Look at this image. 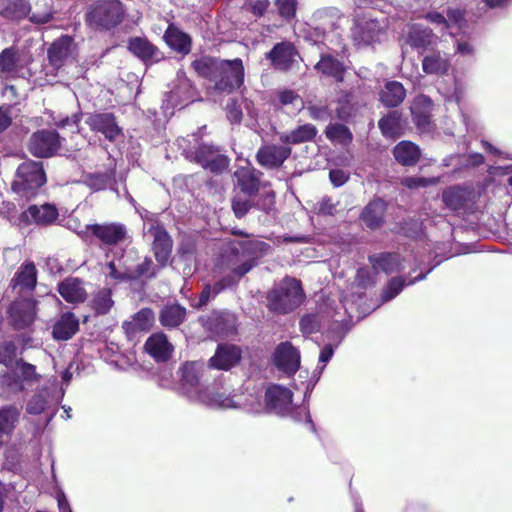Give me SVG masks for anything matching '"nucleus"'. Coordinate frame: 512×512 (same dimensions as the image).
<instances>
[{
  "instance_id": "f257e3e1",
  "label": "nucleus",
  "mask_w": 512,
  "mask_h": 512,
  "mask_svg": "<svg viewBox=\"0 0 512 512\" xmlns=\"http://www.w3.org/2000/svg\"><path fill=\"white\" fill-rule=\"evenodd\" d=\"M271 249L270 244L258 239L229 243L221 254L220 265L230 273L214 284V294L235 287L239 280L258 264L260 258L271 252Z\"/></svg>"
},
{
  "instance_id": "f03ea898",
  "label": "nucleus",
  "mask_w": 512,
  "mask_h": 512,
  "mask_svg": "<svg viewBox=\"0 0 512 512\" xmlns=\"http://www.w3.org/2000/svg\"><path fill=\"white\" fill-rule=\"evenodd\" d=\"M181 389L182 392L191 400L210 408H237L244 407L249 412L257 413L259 408L248 407L240 399L235 400V396H226L216 390L215 387L203 386L200 382L203 377L204 365L199 362H186L181 369Z\"/></svg>"
},
{
  "instance_id": "7ed1b4c3",
  "label": "nucleus",
  "mask_w": 512,
  "mask_h": 512,
  "mask_svg": "<svg viewBox=\"0 0 512 512\" xmlns=\"http://www.w3.org/2000/svg\"><path fill=\"white\" fill-rule=\"evenodd\" d=\"M198 76L214 84V89L230 94L240 89L245 82V67L241 58L232 60L203 55L191 62Z\"/></svg>"
},
{
  "instance_id": "20e7f679",
  "label": "nucleus",
  "mask_w": 512,
  "mask_h": 512,
  "mask_svg": "<svg viewBox=\"0 0 512 512\" xmlns=\"http://www.w3.org/2000/svg\"><path fill=\"white\" fill-rule=\"evenodd\" d=\"M127 16L121 0H96L85 12L84 21L93 31L109 32L120 26Z\"/></svg>"
},
{
  "instance_id": "39448f33",
  "label": "nucleus",
  "mask_w": 512,
  "mask_h": 512,
  "mask_svg": "<svg viewBox=\"0 0 512 512\" xmlns=\"http://www.w3.org/2000/svg\"><path fill=\"white\" fill-rule=\"evenodd\" d=\"M305 299L300 280L286 276L269 291L268 308L278 314H287L299 307Z\"/></svg>"
},
{
  "instance_id": "423d86ee",
  "label": "nucleus",
  "mask_w": 512,
  "mask_h": 512,
  "mask_svg": "<svg viewBox=\"0 0 512 512\" xmlns=\"http://www.w3.org/2000/svg\"><path fill=\"white\" fill-rule=\"evenodd\" d=\"M46 182L43 162L27 160L17 167L11 189L20 198L29 201L39 194Z\"/></svg>"
},
{
  "instance_id": "0eeeda50",
  "label": "nucleus",
  "mask_w": 512,
  "mask_h": 512,
  "mask_svg": "<svg viewBox=\"0 0 512 512\" xmlns=\"http://www.w3.org/2000/svg\"><path fill=\"white\" fill-rule=\"evenodd\" d=\"M185 156L190 162L214 174H222L230 164L228 156L219 153L217 147L206 143L199 144L194 151L187 152Z\"/></svg>"
},
{
  "instance_id": "6e6552de",
  "label": "nucleus",
  "mask_w": 512,
  "mask_h": 512,
  "mask_svg": "<svg viewBox=\"0 0 512 512\" xmlns=\"http://www.w3.org/2000/svg\"><path fill=\"white\" fill-rule=\"evenodd\" d=\"M61 137L54 129H41L29 138L27 149L37 158H50L61 149Z\"/></svg>"
},
{
  "instance_id": "1a4fd4ad",
  "label": "nucleus",
  "mask_w": 512,
  "mask_h": 512,
  "mask_svg": "<svg viewBox=\"0 0 512 512\" xmlns=\"http://www.w3.org/2000/svg\"><path fill=\"white\" fill-rule=\"evenodd\" d=\"M85 124L94 133H100L109 142H115L123 136V129L119 126L117 117L112 112H92L87 114Z\"/></svg>"
},
{
  "instance_id": "9d476101",
  "label": "nucleus",
  "mask_w": 512,
  "mask_h": 512,
  "mask_svg": "<svg viewBox=\"0 0 512 512\" xmlns=\"http://www.w3.org/2000/svg\"><path fill=\"white\" fill-rule=\"evenodd\" d=\"M384 29L377 19L363 15L358 17L352 28V38L358 47L369 46L380 40Z\"/></svg>"
},
{
  "instance_id": "9b49d317",
  "label": "nucleus",
  "mask_w": 512,
  "mask_h": 512,
  "mask_svg": "<svg viewBox=\"0 0 512 512\" xmlns=\"http://www.w3.org/2000/svg\"><path fill=\"white\" fill-rule=\"evenodd\" d=\"M297 55L298 51L292 42L281 41L265 53V58L270 61L275 70L287 72L292 68Z\"/></svg>"
},
{
  "instance_id": "f8f14e48",
  "label": "nucleus",
  "mask_w": 512,
  "mask_h": 512,
  "mask_svg": "<svg viewBox=\"0 0 512 512\" xmlns=\"http://www.w3.org/2000/svg\"><path fill=\"white\" fill-rule=\"evenodd\" d=\"M314 70L327 79H332L337 84L345 81L348 66L345 62L331 53H321L319 61L314 65Z\"/></svg>"
},
{
  "instance_id": "ddd939ff",
  "label": "nucleus",
  "mask_w": 512,
  "mask_h": 512,
  "mask_svg": "<svg viewBox=\"0 0 512 512\" xmlns=\"http://www.w3.org/2000/svg\"><path fill=\"white\" fill-rule=\"evenodd\" d=\"M291 147L287 145L266 144L262 145L256 153L257 163L266 169L280 168L290 157Z\"/></svg>"
},
{
  "instance_id": "4468645a",
  "label": "nucleus",
  "mask_w": 512,
  "mask_h": 512,
  "mask_svg": "<svg viewBox=\"0 0 512 512\" xmlns=\"http://www.w3.org/2000/svg\"><path fill=\"white\" fill-rule=\"evenodd\" d=\"M293 393L281 385H272L265 393L266 409L278 415H287L292 410Z\"/></svg>"
},
{
  "instance_id": "2eb2a0df",
  "label": "nucleus",
  "mask_w": 512,
  "mask_h": 512,
  "mask_svg": "<svg viewBox=\"0 0 512 512\" xmlns=\"http://www.w3.org/2000/svg\"><path fill=\"white\" fill-rule=\"evenodd\" d=\"M412 122L422 133L430 132L434 128L432 121L433 102L425 95L417 96L411 105Z\"/></svg>"
},
{
  "instance_id": "dca6fc26",
  "label": "nucleus",
  "mask_w": 512,
  "mask_h": 512,
  "mask_svg": "<svg viewBox=\"0 0 512 512\" xmlns=\"http://www.w3.org/2000/svg\"><path fill=\"white\" fill-rule=\"evenodd\" d=\"M153 237L152 251L159 263V267H165L172 253L173 241L163 226H150L148 232Z\"/></svg>"
},
{
  "instance_id": "f3484780",
  "label": "nucleus",
  "mask_w": 512,
  "mask_h": 512,
  "mask_svg": "<svg viewBox=\"0 0 512 512\" xmlns=\"http://www.w3.org/2000/svg\"><path fill=\"white\" fill-rule=\"evenodd\" d=\"M273 360L278 369L291 375L300 367V352L290 342H282L276 347Z\"/></svg>"
},
{
  "instance_id": "a211bd4d",
  "label": "nucleus",
  "mask_w": 512,
  "mask_h": 512,
  "mask_svg": "<svg viewBox=\"0 0 512 512\" xmlns=\"http://www.w3.org/2000/svg\"><path fill=\"white\" fill-rule=\"evenodd\" d=\"M59 216L57 207L54 204L30 205L20 215L22 224H53Z\"/></svg>"
},
{
  "instance_id": "6ab92c4d",
  "label": "nucleus",
  "mask_w": 512,
  "mask_h": 512,
  "mask_svg": "<svg viewBox=\"0 0 512 512\" xmlns=\"http://www.w3.org/2000/svg\"><path fill=\"white\" fill-rule=\"evenodd\" d=\"M475 198V191L472 187L453 185L445 188L442 192V201L451 210L457 211L465 208Z\"/></svg>"
},
{
  "instance_id": "aec40b11",
  "label": "nucleus",
  "mask_w": 512,
  "mask_h": 512,
  "mask_svg": "<svg viewBox=\"0 0 512 512\" xmlns=\"http://www.w3.org/2000/svg\"><path fill=\"white\" fill-rule=\"evenodd\" d=\"M128 50L138 59L147 62H159L163 55L159 48L146 37H131L127 42Z\"/></svg>"
},
{
  "instance_id": "412c9836",
  "label": "nucleus",
  "mask_w": 512,
  "mask_h": 512,
  "mask_svg": "<svg viewBox=\"0 0 512 512\" xmlns=\"http://www.w3.org/2000/svg\"><path fill=\"white\" fill-rule=\"evenodd\" d=\"M10 317L17 329L30 326L36 315V303L32 299L15 301L10 307Z\"/></svg>"
},
{
  "instance_id": "4be33fe9",
  "label": "nucleus",
  "mask_w": 512,
  "mask_h": 512,
  "mask_svg": "<svg viewBox=\"0 0 512 512\" xmlns=\"http://www.w3.org/2000/svg\"><path fill=\"white\" fill-rule=\"evenodd\" d=\"M21 409L8 404L0 407V448L6 445L20 420Z\"/></svg>"
},
{
  "instance_id": "5701e85b",
  "label": "nucleus",
  "mask_w": 512,
  "mask_h": 512,
  "mask_svg": "<svg viewBox=\"0 0 512 512\" xmlns=\"http://www.w3.org/2000/svg\"><path fill=\"white\" fill-rule=\"evenodd\" d=\"M241 359V350L236 345H218L213 357L209 360V367L219 370H229Z\"/></svg>"
},
{
  "instance_id": "b1692460",
  "label": "nucleus",
  "mask_w": 512,
  "mask_h": 512,
  "mask_svg": "<svg viewBox=\"0 0 512 512\" xmlns=\"http://www.w3.org/2000/svg\"><path fill=\"white\" fill-rule=\"evenodd\" d=\"M88 231L106 244H117L126 236L122 226H76L74 229V232L82 237Z\"/></svg>"
},
{
  "instance_id": "393cba45",
  "label": "nucleus",
  "mask_w": 512,
  "mask_h": 512,
  "mask_svg": "<svg viewBox=\"0 0 512 512\" xmlns=\"http://www.w3.org/2000/svg\"><path fill=\"white\" fill-rule=\"evenodd\" d=\"M163 40L173 51L187 55L191 52L192 38L189 34L183 32L174 23H169L164 32Z\"/></svg>"
},
{
  "instance_id": "a878e982",
  "label": "nucleus",
  "mask_w": 512,
  "mask_h": 512,
  "mask_svg": "<svg viewBox=\"0 0 512 512\" xmlns=\"http://www.w3.org/2000/svg\"><path fill=\"white\" fill-rule=\"evenodd\" d=\"M422 70L427 75L445 76L451 68V60L446 53L431 50L421 61Z\"/></svg>"
},
{
  "instance_id": "bb28decb",
  "label": "nucleus",
  "mask_w": 512,
  "mask_h": 512,
  "mask_svg": "<svg viewBox=\"0 0 512 512\" xmlns=\"http://www.w3.org/2000/svg\"><path fill=\"white\" fill-rule=\"evenodd\" d=\"M234 176L238 187L244 194L253 196L258 193L263 176L261 171L254 167H240L235 171Z\"/></svg>"
},
{
  "instance_id": "cd10ccee",
  "label": "nucleus",
  "mask_w": 512,
  "mask_h": 512,
  "mask_svg": "<svg viewBox=\"0 0 512 512\" xmlns=\"http://www.w3.org/2000/svg\"><path fill=\"white\" fill-rule=\"evenodd\" d=\"M437 41V36L429 27L415 25L411 27L407 35V43L411 48L422 54L433 46Z\"/></svg>"
},
{
  "instance_id": "c85d7f7f",
  "label": "nucleus",
  "mask_w": 512,
  "mask_h": 512,
  "mask_svg": "<svg viewBox=\"0 0 512 512\" xmlns=\"http://www.w3.org/2000/svg\"><path fill=\"white\" fill-rule=\"evenodd\" d=\"M58 292L66 302L72 304L82 303L87 298L83 281L76 277H68L60 282Z\"/></svg>"
},
{
  "instance_id": "c756f323",
  "label": "nucleus",
  "mask_w": 512,
  "mask_h": 512,
  "mask_svg": "<svg viewBox=\"0 0 512 512\" xmlns=\"http://www.w3.org/2000/svg\"><path fill=\"white\" fill-rule=\"evenodd\" d=\"M392 154L397 163L405 167L415 166L422 155L419 146L408 140L397 143L392 150Z\"/></svg>"
},
{
  "instance_id": "7c9ffc66",
  "label": "nucleus",
  "mask_w": 512,
  "mask_h": 512,
  "mask_svg": "<svg viewBox=\"0 0 512 512\" xmlns=\"http://www.w3.org/2000/svg\"><path fill=\"white\" fill-rule=\"evenodd\" d=\"M145 350L156 361L162 362L169 359L173 352V346L168 341L166 335L163 333H156L147 339L145 343Z\"/></svg>"
},
{
  "instance_id": "2f4dec72",
  "label": "nucleus",
  "mask_w": 512,
  "mask_h": 512,
  "mask_svg": "<svg viewBox=\"0 0 512 512\" xmlns=\"http://www.w3.org/2000/svg\"><path fill=\"white\" fill-rule=\"evenodd\" d=\"M406 97V89L399 81H387L379 93L380 102L387 108L400 106Z\"/></svg>"
},
{
  "instance_id": "473e14b6",
  "label": "nucleus",
  "mask_w": 512,
  "mask_h": 512,
  "mask_svg": "<svg viewBox=\"0 0 512 512\" xmlns=\"http://www.w3.org/2000/svg\"><path fill=\"white\" fill-rule=\"evenodd\" d=\"M71 43L72 38L64 35L55 40L49 47L47 51L48 61L54 69H59L64 65V62L71 53Z\"/></svg>"
},
{
  "instance_id": "72a5a7b5",
  "label": "nucleus",
  "mask_w": 512,
  "mask_h": 512,
  "mask_svg": "<svg viewBox=\"0 0 512 512\" xmlns=\"http://www.w3.org/2000/svg\"><path fill=\"white\" fill-rule=\"evenodd\" d=\"M109 167L103 172H93L85 176V183L93 190L99 191L106 189L115 180L116 164L115 160L109 155Z\"/></svg>"
},
{
  "instance_id": "f704fd0d",
  "label": "nucleus",
  "mask_w": 512,
  "mask_h": 512,
  "mask_svg": "<svg viewBox=\"0 0 512 512\" xmlns=\"http://www.w3.org/2000/svg\"><path fill=\"white\" fill-rule=\"evenodd\" d=\"M317 128L315 125L311 123H306L303 125L297 126L295 129L290 131L289 133H283L280 135L279 139L282 144L287 146L289 145H297L305 142L313 141L317 135Z\"/></svg>"
},
{
  "instance_id": "c9c22d12",
  "label": "nucleus",
  "mask_w": 512,
  "mask_h": 512,
  "mask_svg": "<svg viewBox=\"0 0 512 512\" xmlns=\"http://www.w3.org/2000/svg\"><path fill=\"white\" fill-rule=\"evenodd\" d=\"M205 327L216 336H228L235 330L234 318L228 313H214L205 321Z\"/></svg>"
},
{
  "instance_id": "e433bc0d",
  "label": "nucleus",
  "mask_w": 512,
  "mask_h": 512,
  "mask_svg": "<svg viewBox=\"0 0 512 512\" xmlns=\"http://www.w3.org/2000/svg\"><path fill=\"white\" fill-rule=\"evenodd\" d=\"M79 329V321L72 313H64L53 327V337L56 340H68Z\"/></svg>"
},
{
  "instance_id": "4c0bfd02",
  "label": "nucleus",
  "mask_w": 512,
  "mask_h": 512,
  "mask_svg": "<svg viewBox=\"0 0 512 512\" xmlns=\"http://www.w3.org/2000/svg\"><path fill=\"white\" fill-rule=\"evenodd\" d=\"M378 127L386 138L399 137L402 129V114L397 110L388 112L379 119Z\"/></svg>"
},
{
  "instance_id": "58836bf2",
  "label": "nucleus",
  "mask_w": 512,
  "mask_h": 512,
  "mask_svg": "<svg viewBox=\"0 0 512 512\" xmlns=\"http://www.w3.org/2000/svg\"><path fill=\"white\" fill-rule=\"evenodd\" d=\"M30 9L26 0H2L0 14L8 20H22L28 16Z\"/></svg>"
},
{
  "instance_id": "ea45409f",
  "label": "nucleus",
  "mask_w": 512,
  "mask_h": 512,
  "mask_svg": "<svg viewBox=\"0 0 512 512\" xmlns=\"http://www.w3.org/2000/svg\"><path fill=\"white\" fill-rule=\"evenodd\" d=\"M370 263L376 272L383 271L386 274L399 272L403 270V265L398 254H380L379 256H370Z\"/></svg>"
},
{
  "instance_id": "a19ab883",
  "label": "nucleus",
  "mask_w": 512,
  "mask_h": 512,
  "mask_svg": "<svg viewBox=\"0 0 512 512\" xmlns=\"http://www.w3.org/2000/svg\"><path fill=\"white\" fill-rule=\"evenodd\" d=\"M186 309L179 304L166 305L162 308L159 321L166 328H176L184 322Z\"/></svg>"
},
{
  "instance_id": "79ce46f5",
  "label": "nucleus",
  "mask_w": 512,
  "mask_h": 512,
  "mask_svg": "<svg viewBox=\"0 0 512 512\" xmlns=\"http://www.w3.org/2000/svg\"><path fill=\"white\" fill-rule=\"evenodd\" d=\"M324 133L328 140L343 147L349 146L353 141L350 128L343 123H330L326 126Z\"/></svg>"
},
{
  "instance_id": "37998d69",
  "label": "nucleus",
  "mask_w": 512,
  "mask_h": 512,
  "mask_svg": "<svg viewBox=\"0 0 512 512\" xmlns=\"http://www.w3.org/2000/svg\"><path fill=\"white\" fill-rule=\"evenodd\" d=\"M433 269L430 268L426 273H421L413 279L406 282V279L402 277H394L392 278L385 289L382 292L381 298L383 302H387L395 298L404 288L405 285L414 284L417 281L423 280L426 278L427 274Z\"/></svg>"
},
{
  "instance_id": "c03bdc74",
  "label": "nucleus",
  "mask_w": 512,
  "mask_h": 512,
  "mask_svg": "<svg viewBox=\"0 0 512 512\" xmlns=\"http://www.w3.org/2000/svg\"><path fill=\"white\" fill-rule=\"evenodd\" d=\"M386 213V203L376 198L370 201L361 213V219L365 224H381Z\"/></svg>"
},
{
  "instance_id": "a18cd8bd",
  "label": "nucleus",
  "mask_w": 512,
  "mask_h": 512,
  "mask_svg": "<svg viewBox=\"0 0 512 512\" xmlns=\"http://www.w3.org/2000/svg\"><path fill=\"white\" fill-rule=\"evenodd\" d=\"M52 402V395L48 388H43L35 393L27 402L26 411L31 415L43 413Z\"/></svg>"
},
{
  "instance_id": "49530a36",
  "label": "nucleus",
  "mask_w": 512,
  "mask_h": 512,
  "mask_svg": "<svg viewBox=\"0 0 512 512\" xmlns=\"http://www.w3.org/2000/svg\"><path fill=\"white\" fill-rule=\"evenodd\" d=\"M19 51L11 46L2 50L0 53V72L11 74L17 71L19 67Z\"/></svg>"
},
{
  "instance_id": "de8ad7c7",
  "label": "nucleus",
  "mask_w": 512,
  "mask_h": 512,
  "mask_svg": "<svg viewBox=\"0 0 512 512\" xmlns=\"http://www.w3.org/2000/svg\"><path fill=\"white\" fill-rule=\"evenodd\" d=\"M14 281L22 288L29 290L34 289L37 283V271L35 265L32 262L22 265L17 272Z\"/></svg>"
},
{
  "instance_id": "09e8293b",
  "label": "nucleus",
  "mask_w": 512,
  "mask_h": 512,
  "mask_svg": "<svg viewBox=\"0 0 512 512\" xmlns=\"http://www.w3.org/2000/svg\"><path fill=\"white\" fill-rule=\"evenodd\" d=\"M154 315L151 309H142L137 312L130 322L125 323L127 330L131 331H144L147 330L151 322L153 321Z\"/></svg>"
},
{
  "instance_id": "8fccbe9b",
  "label": "nucleus",
  "mask_w": 512,
  "mask_h": 512,
  "mask_svg": "<svg viewBox=\"0 0 512 512\" xmlns=\"http://www.w3.org/2000/svg\"><path fill=\"white\" fill-rule=\"evenodd\" d=\"M114 304L110 289L99 290L92 298L91 306L97 314H106Z\"/></svg>"
},
{
  "instance_id": "3c124183",
  "label": "nucleus",
  "mask_w": 512,
  "mask_h": 512,
  "mask_svg": "<svg viewBox=\"0 0 512 512\" xmlns=\"http://www.w3.org/2000/svg\"><path fill=\"white\" fill-rule=\"evenodd\" d=\"M351 92L342 91V97L338 100V106L335 109L336 117L343 122H349L355 115L353 104L350 103Z\"/></svg>"
},
{
  "instance_id": "603ef678",
  "label": "nucleus",
  "mask_w": 512,
  "mask_h": 512,
  "mask_svg": "<svg viewBox=\"0 0 512 512\" xmlns=\"http://www.w3.org/2000/svg\"><path fill=\"white\" fill-rule=\"evenodd\" d=\"M162 268L159 267V263L154 264L151 258L146 257L136 266L134 273L129 275V277L150 279L155 277Z\"/></svg>"
},
{
  "instance_id": "864d4df0",
  "label": "nucleus",
  "mask_w": 512,
  "mask_h": 512,
  "mask_svg": "<svg viewBox=\"0 0 512 512\" xmlns=\"http://www.w3.org/2000/svg\"><path fill=\"white\" fill-rule=\"evenodd\" d=\"M16 351L17 347L12 341H5L0 344V364L6 367L16 365Z\"/></svg>"
},
{
  "instance_id": "5fc2aeb1",
  "label": "nucleus",
  "mask_w": 512,
  "mask_h": 512,
  "mask_svg": "<svg viewBox=\"0 0 512 512\" xmlns=\"http://www.w3.org/2000/svg\"><path fill=\"white\" fill-rule=\"evenodd\" d=\"M274 5L277 7L280 17L285 21L290 22L295 18L297 11L296 0H275Z\"/></svg>"
},
{
  "instance_id": "6e6d98bb",
  "label": "nucleus",
  "mask_w": 512,
  "mask_h": 512,
  "mask_svg": "<svg viewBox=\"0 0 512 512\" xmlns=\"http://www.w3.org/2000/svg\"><path fill=\"white\" fill-rule=\"evenodd\" d=\"M226 117L231 124H240L243 112L237 99H230L226 104Z\"/></svg>"
},
{
  "instance_id": "4d7b16f0",
  "label": "nucleus",
  "mask_w": 512,
  "mask_h": 512,
  "mask_svg": "<svg viewBox=\"0 0 512 512\" xmlns=\"http://www.w3.org/2000/svg\"><path fill=\"white\" fill-rule=\"evenodd\" d=\"M400 183L408 189H418L436 184L437 180L434 178L409 176L402 178Z\"/></svg>"
},
{
  "instance_id": "13d9d810",
  "label": "nucleus",
  "mask_w": 512,
  "mask_h": 512,
  "mask_svg": "<svg viewBox=\"0 0 512 512\" xmlns=\"http://www.w3.org/2000/svg\"><path fill=\"white\" fill-rule=\"evenodd\" d=\"M253 203L249 199H244L241 196H235L232 199V210L238 219L244 217L252 208Z\"/></svg>"
},
{
  "instance_id": "bf43d9fd",
  "label": "nucleus",
  "mask_w": 512,
  "mask_h": 512,
  "mask_svg": "<svg viewBox=\"0 0 512 512\" xmlns=\"http://www.w3.org/2000/svg\"><path fill=\"white\" fill-rule=\"evenodd\" d=\"M300 328L303 334L309 335L319 329V322L315 315H305L300 320Z\"/></svg>"
},
{
  "instance_id": "052dcab7",
  "label": "nucleus",
  "mask_w": 512,
  "mask_h": 512,
  "mask_svg": "<svg viewBox=\"0 0 512 512\" xmlns=\"http://www.w3.org/2000/svg\"><path fill=\"white\" fill-rule=\"evenodd\" d=\"M307 111L309 116L314 120H326L331 116L327 105H308Z\"/></svg>"
},
{
  "instance_id": "680f3d73",
  "label": "nucleus",
  "mask_w": 512,
  "mask_h": 512,
  "mask_svg": "<svg viewBox=\"0 0 512 512\" xmlns=\"http://www.w3.org/2000/svg\"><path fill=\"white\" fill-rule=\"evenodd\" d=\"M486 227L487 226H454V229L452 230V233L454 235H458L459 233H466L469 236H476V235H483L484 237H487L486 235Z\"/></svg>"
},
{
  "instance_id": "e2e57ef3",
  "label": "nucleus",
  "mask_w": 512,
  "mask_h": 512,
  "mask_svg": "<svg viewBox=\"0 0 512 512\" xmlns=\"http://www.w3.org/2000/svg\"><path fill=\"white\" fill-rule=\"evenodd\" d=\"M447 21H449V27L454 25L458 28H462L465 24V13L460 9H448Z\"/></svg>"
},
{
  "instance_id": "0e129e2a",
  "label": "nucleus",
  "mask_w": 512,
  "mask_h": 512,
  "mask_svg": "<svg viewBox=\"0 0 512 512\" xmlns=\"http://www.w3.org/2000/svg\"><path fill=\"white\" fill-rule=\"evenodd\" d=\"M329 180L334 187H341L349 180V174L342 169H331Z\"/></svg>"
},
{
  "instance_id": "69168bd1",
  "label": "nucleus",
  "mask_w": 512,
  "mask_h": 512,
  "mask_svg": "<svg viewBox=\"0 0 512 512\" xmlns=\"http://www.w3.org/2000/svg\"><path fill=\"white\" fill-rule=\"evenodd\" d=\"M269 6H270L269 0H256L255 2H253L249 5L248 10L252 15L260 18L266 14Z\"/></svg>"
},
{
  "instance_id": "338daca9",
  "label": "nucleus",
  "mask_w": 512,
  "mask_h": 512,
  "mask_svg": "<svg viewBox=\"0 0 512 512\" xmlns=\"http://www.w3.org/2000/svg\"><path fill=\"white\" fill-rule=\"evenodd\" d=\"M16 366L24 380H33L37 377L36 368L34 365L20 360L16 362Z\"/></svg>"
},
{
  "instance_id": "774afa93",
  "label": "nucleus",
  "mask_w": 512,
  "mask_h": 512,
  "mask_svg": "<svg viewBox=\"0 0 512 512\" xmlns=\"http://www.w3.org/2000/svg\"><path fill=\"white\" fill-rule=\"evenodd\" d=\"M278 100L282 106L293 104L296 100L300 99L297 92L291 89H283L277 93Z\"/></svg>"
}]
</instances>
